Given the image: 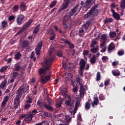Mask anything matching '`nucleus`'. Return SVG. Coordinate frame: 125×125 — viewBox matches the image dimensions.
Segmentation results:
<instances>
[{
	"label": "nucleus",
	"mask_w": 125,
	"mask_h": 125,
	"mask_svg": "<svg viewBox=\"0 0 125 125\" xmlns=\"http://www.w3.org/2000/svg\"><path fill=\"white\" fill-rule=\"evenodd\" d=\"M54 50V48L52 47L49 49V57L48 59L46 60V62L47 64H52L55 60V56L52 54Z\"/></svg>",
	"instance_id": "obj_1"
},
{
	"label": "nucleus",
	"mask_w": 125,
	"mask_h": 125,
	"mask_svg": "<svg viewBox=\"0 0 125 125\" xmlns=\"http://www.w3.org/2000/svg\"><path fill=\"white\" fill-rule=\"evenodd\" d=\"M98 6L95 5L86 15H84L85 18H89L91 16H96L98 14V11H97Z\"/></svg>",
	"instance_id": "obj_2"
},
{
	"label": "nucleus",
	"mask_w": 125,
	"mask_h": 125,
	"mask_svg": "<svg viewBox=\"0 0 125 125\" xmlns=\"http://www.w3.org/2000/svg\"><path fill=\"white\" fill-rule=\"evenodd\" d=\"M85 61L83 59H81L79 63V70L78 71L79 74L81 76V77H83V69H84L85 67Z\"/></svg>",
	"instance_id": "obj_3"
},
{
	"label": "nucleus",
	"mask_w": 125,
	"mask_h": 125,
	"mask_svg": "<svg viewBox=\"0 0 125 125\" xmlns=\"http://www.w3.org/2000/svg\"><path fill=\"white\" fill-rule=\"evenodd\" d=\"M32 23H33V20H29L26 23H25L20 31L17 33V36H18V35H21V33H23V32H24V31H25L27 28H29L30 27V25H31Z\"/></svg>",
	"instance_id": "obj_4"
},
{
	"label": "nucleus",
	"mask_w": 125,
	"mask_h": 125,
	"mask_svg": "<svg viewBox=\"0 0 125 125\" xmlns=\"http://www.w3.org/2000/svg\"><path fill=\"white\" fill-rule=\"evenodd\" d=\"M79 7L78 5L76 6L74 8L70 11V12L68 13L67 15H66L65 18L67 19H69L71 18V16H76L77 15V13H76L78 11V8Z\"/></svg>",
	"instance_id": "obj_5"
},
{
	"label": "nucleus",
	"mask_w": 125,
	"mask_h": 125,
	"mask_svg": "<svg viewBox=\"0 0 125 125\" xmlns=\"http://www.w3.org/2000/svg\"><path fill=\"white\" fill-rule=\"evenodd\" d=\"M45 62L46 66H45L44 68H41L39 70V73L40 76H42V75H44L45 74V72H46L47 70H49L50 69V67H51V65H50V64L51 63H47L46 62V61H45Z\"/></svg>",
	"instance_id": "obj_6"
},
{
	"label": "nucleus",
	"mask_w": 125,
	"mask_h": 125,
	"mask_svg": "<svg viewBox=\"0 0 125 125\" xmlns=\"http://www.w3.org/2000/svg\"><path fill=\"white\" fill-rule=\"evenodd\" d=\"M63 96L65 97V98H67L68 100H66L65 102V104L66 106H68L70 107L71 106H73L74 105V103L71 101L72 100L71 99V97H70L68 94L65 93L63 94Z\"/></svg>",
	"instance_id": "obj_7"
},
{
	"label": "nucleus",
	"mask_w": 125,
	"mask_h": 125,
	"mask_svg": "<svg viewBox=\"0 0 125 125\" xmlns=\"http://www.w3.org/2000/svg\"><path fill=\"white\" fill-rule=\"evenodd\" d=\"M24 89L23 88V86H21L19 88V89L17 90V96H16L15 98H18L19 99H20L21 98V97L23 94H24Z\"/></svg>",
	"instance_id": "obj_8"
},
{
	"label": "nucleus",
	"mask_w": 125,
	"mask_h": 125,
	"mask_svg": "<svg viewBox=\"0 0 125 125\" xmlns=\"http://www.w3.org/2000/svg\"><path fill=\"white\" fill-rule=\"evenodd\" d=\"M25 18V16L22 14L19 15L18 16L17 18V23L18 25H22L24 19Z\"/></svg>",
	"instance_id": "obj_9"
},
{
	"label": "nucleus",
	"mask_w": 125,
	"mask_h": 125,
	"mask_svg": "<svg viewBox=\"0 0 125 125\" xmlns=\"http://www.w3.org/2000/svg\"><path fill=\"white\" fill-rule=\"evenodd\" d=\"M50 80V76L48 75L44 76L43 75L41 76V82L42 83H46L48 82H49Z\"/></svg>",
	"instance_id": "obj_10"
},
{
	"label": "nucleus",
	"mask_w": 125,
	"mask_h": 125,
	"mask_svg": "<svg viewBox=\"0 0 125 125\" xmlns=\"http://www.w3.org/2000/svg\"><path fill=\"white\" fill-rule=\"evenodd\" d=\"M71 121H72L71 116L69 115H66L64 119L63 125H69Z\"/></svg>",
	"instance_id": "obj_11"
},
{
	"label": "nucleus",
	"mask_w": 125,
	"mask_h": 125,
	"mask_svg": "<svg viewBox=\"0 0 125 125\" xmlns=\"http://www.w3.org/2000/svg\"><path fill=\"white\" fill-rule=\"evenodd\" d=\"M30 45V43L29 41L27 40H24L21 43V46L22 48H26V47H29Z\"/></svg>",
	"instance_id": "obj_12"
},
{
	"label": "nucleus",
	"mask_w": 125,
	"mask_h": 125,
	"mask_svg": "<svg viewBox=\"0 0 125 125\" xmlns=\"http://www.w3.org/2000/svg\"><path fill=\"white\" fill-rule=\"evenodd\" d=\"M20 106V99L15 98L14 99V107L15 109H17Z\"/></svg>",
	"instance_id": "obj_13"
},
{
	"label": "nucleus",
	"mask_w": 125,
	"mask_h": 125,
	"mask_svg": "<svg viewBox=\"0 0 125 125\" xmlns=\"http://www.w3.org/2000/svg\"><path fill=\"white\" fill-rule=\"evenodd\" d=\"M33 118L34 117L33 116V115H31L30 114L26 115L25 118L24 119V121L27 123V124H29L31 121L33 119Z\"/></svg>",
	"instance_id": "obj_14"
},
{
	"label": "nucleus",
	"mask_w": 125,
	"mask_h": 125,
	"mask_svg": "<svg viewBox=\"0 0 125 125\" xmlns=\"http://www.w3.org/2000/svg\"><path fill=\"white\" fill-rule=\"evenodd\" d=\"M63 102V98H59L56 103V108H59L61 106L62 103Z\"/></svg>",
	"instance_id": "obj_15"
},
{
	"label": "nucleus",
	"mask_w": 125,
	"mask_h": 125,
	"mask_svg": "<svg viewBox=\"0 0 125 125\" xmlns=\"http://www.w3.org/2000/svg\"><path fill=\"white\" fill-rule=\"evenodd\" d=\"M98 103H99V100H98V98L96 97H94V101L91 103L92 107L94 108L95 106H97V105H98Z\"/></svg>",
	"instance_id": "obj_16"
},
{
	"label": "nucleus",
	"mask_w": 125,
	"mask_h": 125,
	"mask_svg": "<svg viewBox=\"0 0 125 125\" xmlns=\"http://www.w3.org/2000/svg\"><path fill=\"white\" fill-rule=\"evenodd\" d=\"M69 66H67L66 64H63V67L65 70H67L68 71H70L71 69H73L74 68V64L72 63H69Z\"/></svg>",
	"instance_id": "obj_17"
},
{
	"label": "nucleus",
	"mask_w": 125,
	"mask_h": 125,
	"mask_svg": "<svg viewBox=\"0 0 125 125\" xmlns=\"http://www.w3.org/2000/svg\"><path fill=\"white\" fill-rule=\"evenodd\" d=\"M91 7V2L89 0H87L84 4V8L88 10Z\"/></svg>",
	"instance_id": "obj_18"
},
{
	"label": "nucleus",
	"mask_w": 125,
	"mask_h": 125,
	"mask_svg": "<svg viewBox=\"0 0 125 125\" xmlns=\"http://www.w3.org/2000/svg\"><path fill=\"white\" fill-rule=\"evenodd\" d=\"M63 42L66 44H68L69 45L70 48L72 49V48H74V47H75V46L74 45V44L73 43L70 42V41H69L68 40H66L65 39H63Z\"/></svg>",
	"instance_id": "obj_19"
},
{
	"label": "nucleus",
	"mask_w": 125,
	"mask_h": 125,
	"mask_svg": "<svg viewBox=\"0 0 125 125\" xmlns=\"http://www.w3.org/2000/svg\"><path fill=\"white\" fill-rule=\"evenodd\" d=\"M114 49H115V44L112 42L108 46V51L110 53L112 52V51Z\"/></svg>",
	"instance_id": "obj_20"
},
{
	"label": "nucleus",
	"mask_w": 125,
	"mask_h": 125,
	"mask_svg": "<svg viewBox=\"0 0 125 125\" xmlns=\"http://www.w3.org/2000/svg\"><path fill=\"white\" fill-rule=\"evenodd\" d=\"M80 95H84L85 94V90L84 89V87H83V85L81 84L80 89Z\"/></svg>",
	"instance_id": "obj_21"
},
{
	"label": "nucleus",
	"mask_w": 125,
	"mask_h": 125,
	"mask_svg": "<svg viewBox=\"0 0 125 125\" xmlns=\"http://www.w3.org/2000/svg\"><path fill=\"white\" fill-rule=\"evenodd\" d=\"M6 83H7V77H6L4 81L2 82L1 83L0 88H4L5 87V85H6Z\"/></svg>",
	"instance_id": "obj_22"
},
{
	"label": "nucleus",
	"mask_w": 125,
	"mask_h": 125,
	"mask_svg": "<svg viewBox=\"0 0 125 125\" xmlns=\"http://www.w3.org/2000/svg\"><path fill=\"white\" fill-rule=\"evenodd\" d=\"M23 86V92H24V94L29 93V88L30 86H29V85H28L27 84H26L23 86Z\"/></svg>",
	"instance_id": "obj_23"
},
{
	"label": "nucleus",
	"mask_w": 125,
	"mask_h": 125,
	"mask_svg": "<svg viewBox=\"0 0 125 125\" xmlns=\"http://www.w3.org/2000/svg\"><path fill=\"white\" fill-rule=\"evenodd\" d=\"M101 39L103 42H105L108 41V34H104L101 36Z\"/></svg>",
	"instance_id": "obj_24"
},
{
	"label": "nucleus",
	"mask_w": 125,
	"mask_h": 125,
	"mask_svg": "<svg viewBox=\"0 0 125 125\" xmlns=\"http://www.w3.org/2000/svg\"><path fill=\"white\" fill-rule=\"evenodd\" d=\"M41 27V24L37 25L34 28L33 33V34H38L39 31H40V27Z\"/></svg>",
	"instance_id": "obj_25"
},
{
	"label": "nucleus",
	"mask_w": 125,
	"mask_h": 125,
	"mask_svg": "<svg viewBox=\"0 0 125 125\" xmlns=\"http://www.w3.org/2000/svg\"><path fill=\"white\" fill-rule=\"evenodd\" d=\"M15 70L17 71V72H19L20 70H21V65L19 64V63H16L14 65Z\"/></svg>",
	"instance_id": "obj_26"
},
{
	"label": "nucleus",
	"mask_w": 125,
	"mask_h": 125,
	"mask_svg": "<svg viewBox=\"0 0 125 125\" xmlns=\"http://www.w3.org/2000/svg\"><path fill=\"white\" fill-rule=\"evenodd\" d=\"M112 73L113 76H115V77H118L120 76L121 73L120 72V71L116 70H112Z\"/></svg>",
	"instance_id": "obj_27"
},
{
	"label": "nucleus",
	"mask_w": 125,
	"mask_h": 125,
	"mask_svg": "<svg viewBox=\"0 0 125 125\" xmlns=\"http://www.w3.org/2000/svg\"><path fill=\"white\" fill-rule=\"evenodd\" d=\"M98 43V41L95 40V39H93L91 41V43L90 44L91 47H94L96 44Z\"/></svg>",
	"instance_id": "obj_28"
},
{
	"label": "nucleus",
	"mask_w": 125,
	"mask_h": 125,
	"mask_svg": "<svg viewBox=\"0 0 125 125\" xmlns=\"http://www.w3.org/2000/svg\"><path fill=\"white\" fill-rule=\"evenodd\" d=\"M64 4L63 6V9H66L69 5V2H70V0H64Z\"/></svg>",
	"instance_id": "obj_29"
},
{
	"label": "nucleus",
	"mask_w": 125,
	"mask_h": 125,
	"mask_svg": "<svg viewBox=\"0 0 125 125\" xmlns=\"http://www.w3.org/2000/svg\"><path fill=\"white\" fill-rule=\"evenodd\" d=\"M109 35L111 39H114L116 37V36H117V33L114 31H110Z\"/></svg>",
	"instance_id": "obj_30"
},
{
	"label": "nucleus",
	"mask_w": 125,
	"mask_h": 125,
	"mask_svg": "<svg viewBox=\"0 0 125 125\" xmlns=\"http://www.w3.org/2000/svg\"><path fill=\"white\" fill-rule=\"evenodd\" d=\"M91 51L92 53H96V52L99 51V48H98V46L96 47H92V48L91 49Z\"/></svg>",
	"instance_id": "obj_31"
},
{
	"label": "nucleus",
	"mask_w": 125,
	"mask_h": 125,
	"mask_svg": "<svg viewBox=\"0 0 125 125\" xmlns=\"http://www.w3.org/2000/svg\"><path fill=\"white\" fill-rule=\"evenodd\" d=\"M20 7L21 9H22V10H24V11L25 10H26V9H27V7L26 6V3L23 2L21 3Z\"/></svg>",
	"instance_id": "obj_32"
},
{
	"label": "nucleus",
	"mask_w": 125,
	"mask_h": 125,
	"mask_svg": "<svg viewBox=\"0 0 125 125\" xmlns=\"http://www.w3.org/2000/svg\"><path fill=\"white\" fill-rule=\"evenodd\" d=\"M65 77L67 79V80H71L73 78V74L69 73H66L64 75Z\"/></svg>",
	"instance_id": "obj_33"
},
{
	"label": "nucleus",
	"mask_w": 125,
	"mask_h": 125,
	"mask_svg": "<svg viewBox=\"0 0 125 125\" xmlns=\"http://www.w3.org/2000/svg\"><path fill=\"white\" fill-rule=\"evenodd\" d=\"M21 55L20 52H18L15 55V59L16 60H19L20 57H21Z\"/></svg>",
	"instance_id": "obj_34"
},
{
	"label": "nucleus",
	"mask_w": 125,
	"mask_h": 125,
	"mask_svg": "<svg viewBox=\"0 0 125 125\" xmlns=\"http://www.w3.org/2000/svg\"><path fill=\"white\" fill-rule=\"evenodd\" d=\"M102 60L104 63H106V62H108V60H109V58L106 56H104L102 58Z\"/></svg>",
	"instance_id": "obj_35"
},
{
	"label": "nucleus",
	"mask_w": 125,
	"mask_h": 125,
	"mask_svg": "<svg viewBox=\"0 0 125 125\" xmlns=\"http://www.w3.org/2000/svg\"><path fill=\"white\" fill-rule=\"evenodd\" d=\"M83 35H84V30H83V29L82 27L79 29V36L83 37Z\"/></svg>",
	"instance_id": "obj_36"
},
{
	"label": "nucleus",
	"mask_w": 125,
	"mask_h": 125,
	"mask_svg": "<svg viewBox=\"0 0 125 125\" xmlns=\"http://www.w3.org/2000/svg\"><path fill=\"white\" fill-rule=\"evenodd\" d=\"M89 25H90V22L88 21L86 22V24L83 25V27L85 30H87V29H88V27H89Z\"/></svg>",
	"instance_id": "obj_37"
},
{
	"label": "nucleus",
	"mask_w": 125,
	"mask_h": 125,
	"mask_svg": "<svg viewBox=\"0 0 125 125\" xmlns=\"http://www.w3.org/2000/svg\"><path fill=\"white\" fill-rule=\"evenodd\" d=\"M113 16L116 20H120V18H121V17L120 16V14H118L117 13H116L115 14H114L113 15Z\"/></svg>",
	"instance_id": "obj_38"
},
{
	"label": "nucleus",
	"mask_w": 125,
	"mask_h": 125,
	"mask_svg": "<svg viewBox=\"0 0 125 125\" xmlns=\"http://www.w3.org/2000/svg\"><path fill=\"white\" fill-rule=\"evenodd\" d=\"M1 24H2V28H6V27H7L8 25H7V21H3L1 22Z\"/></svg>",
	"instance_id": "obj_39"
},
{
	"label": "nucleus",
	"mask_w": 125,
	"mask_h": 125,
	"mask_svg": "<svg viewBox=\"0 0 125 125\" xmlns=\"http://www.w3.org/2000/svg\"><path fill=\"white\" fill-rule=\"evenodd\" d=\"M41 50H42V48H38L37 47H36V48H35V51L37 55H41Z\"/></svg>",
	"instance_id": "obj_40"
},
{
	"label": "nucleus",
	"mask_w": 125,
	"mask_h": 125,
	"mask_svg": "<svg viewBox=\"0 0 125 125\" xmlns=\"http://www.w3.org/2000/svg\"><path fill=\"white\" fill-rule=\"evenodd\" d=\"M85 109L86 110H89V109H90V104L89 103V102H86L85 104Z\"/></svg>",
	"instance_id": "obj_41"
},
{
	"label": "nucleus",
	"mask_w": 125,
	"mask_h": 125,
	"mask_svg": "<svg viewBox=\"0 0 125 125\" xmlns=\"http://www.w3.org/2000/svg\"><path fill=\"white\" fill-rule=\"evenodd\" d=\"M19 8V6L18 5H15L13 7V12H17Z\"/></svg>",
	"instance_id": "obj_42"
},
{
	"label": "nucleus",
	"mask_w": 125,
	"mask_h": 125,
	"mask_svg": "<svg viewBox=\"0 0 125 125\" xmlns=\"http://www.w3.org/2000/svg\"><path fill=\"white\" fill-rule=\"evenodd\" d=\"M90 62L92 64H94L96 62V59L95 58V55L93 56V57H92L90 59Z\"/></svg>",
	"instance_id": "obj_43"
},
{
	"label": "nucleus",
	"mask_w": 125,
	"mask_h": 125,
	"mask_svg": "<svg viewBox=\"0 0 125 125\" xmlns=\"http://www.w3.org/2000/svg\"><path fill=\"white\" fill-rule=\"evenodd\" d=\"M120 6L123 9H125V0H122L121 1Z\"/></svg>",
	"instance_id": "obj_44"
},
{
	"label": "nucleus",
	"mask_w": 125,
	"mask_h": 125,
	"mask_svg": "<svg viewBox=\"0 0 125 125\" xmlns=\"http://www.w3.org/2000/svg\"><path fill=\"white\" fill-rule=\"evenodd\" d=\"M80 104H81V102H80L79 100L77 101L74 108L76 109V110H78V108L80 107Z\"/></svg>",
	"instance_id": "obj_45"
},
{
	"label": "nucleus",
	"mask_w": 125,
	"mask_h": 125,
	"mask_svg": "<svg viewBox=\"0 0 125 125\" xmlns=\"http://www.w3.org/2000/svg\"><path fill=\"white\" fill-rule=\"evenodd\" d=\"M100 79H101V75H100V72L99 71L97 73L96 81L98 82L100 81Z\"/></svg>",
	"instance_id": "obj_46"
},
{
	"label": "nucleus",
	"mask_w": 125,
	"mask_h": 125,
	"mask_svg": "<svg viewBox=\"0 0 125 125\" xmlns=\"http://www.w3.org/2000/svg\"><path fill=\"white\" fill-rule=\"evenodd\" d=\"M56 3H57V1L54 0L53 1L51 4H50V8H52V7H54V6H55V5H56Z\"/></svg>",
	"instance_id": "obj_47"
},
{
	"label": "nucleus",
	"mask_w": 125,
	"mask_h": 125,
	"mask_svg": "<svg viewBox=\"0 0 125 125\" xmlns=\"http://www.w3.org/2000/svg\"><path fill=\"white\" fill-rule=\"evenodd\" d=\"M7 68H8V66H3L1 67V68L0 69V73H3V72H5L6 70H7Z\"/></svg>",
	"instance_id": "obj_48"
},
{
	"label": "nucleus",
	"mask_w": 125,
	"mask_h": 125,
	"mask_svg": "<svg viewBox=\"0 0 125 125\" xmlns=\"http://www.w3.org/2000/svg\"><path fill=\"white\" fill-rule=\"evenodd\" d=\"M111 22H113V19L112 18L106 19L104 21V24H106V23H109Z\"/></svg>",
	"instance_id": "obj_49"
},
{
	"label": "nucleus",
	"mask_w": 125,
	"mask_h": 125,
	"mask_svg": "<svg viewBox=\"0 0 125 125\" xmlns=\"http://www.w3.org/2000/svg\"><path fill=\"white\" fill-rule=\"evenodd\" d=\"M19 76V73L18 72H14L13 73V79H16V78Z\"/></svg>",
	"instance_id": "obj_50"
},
{
	"label": "nucleus",
	"mask_w": 125,
	"mask_h": 125,
	"mask_svg": "<svg viewBox=\"0 0 125 125\" xmlns=\"http://www.w3.org/2000/svg\"><path fill=\"white\" fill-rule=\"evenodd\" d=\"M47 34H49V35H55L54 34V30L52 29H50L47 31Z\"/></svg>",
	"instance_id": "obj_51"
},
{
	"label": "nucleus",
	"mask_w": 125,
	"mask_h": 125,
	"mask_svg": "<svg viewBox=\"0 0 125 125\" xmlns=\"http://www.w3.org/2000/svg\"><path fill=\"white\" fill-rule=\"evenodd\" d=\"M106 42H102V43L100 44V48H102L103 47H107L106 46Z\"/></svg>",
	"instance_id": "obj_52"
},
{
	"label": "nucleus",
	"mask_w": 125,
	"mask_h": 125,
	"mask_svg": "<svg viewBox=\"0 0 125 125\" xmlns=\"http://www.w3.org/2000/svg\"><path fill=\"white\" fill-rule=\"evenodd\" d=\"M77 110L78 109H76V108H74L72 111H70V114H71V115H73V118H75V114L77 113Z\"/></svg>",
	"instance_id": "obj_53"
},
{
	"label": "nucleus",
	"mask_w": 125,
	"mask_h": 125,
	"mask_svg": "<svg viewBox=\"0 0 125 125\" xmlns=\"http://www.w3.org/2000/svg\"><path fill=\"white\" fill-rule=\"evenodd\" d=\"M42 45H43V44H42V41H41L38 44L36 47L42 49Z\"/></svg>",
	"instance_id": "obj_54"
},
{
	"label": "nucleus",
	"mask_w": 125,
	"mask_h": 125,
	"mask_svg": "<svg viewBox=\"0 0 125 125\" xmlns=\"http://www.w3.org/2000/svg\"><path fill=\"white\" fill-rule=\"evenodd\" d=\"M57 55L59 56V57H62V56H63V52L61 50L58 51L57 53Z\"/></svg>",
	"instance_id": "obj_55"
},
{
	"label": "nucleus",
	"mask_w": 125,
	"mask_h": 125,
	"mask_svg": "<svg viewBox=\"0 0 125 125\" xmlns=\"http://www.w3.org/2000/svg\"><path fill=\"white\" fill-rule=\"evenodd\" d=\"M45 107L46 108V109H47L48 110H49V111H53V108H52V107L47 104L45 105Z\"/></svg>",
	"instance_id": "obj_56"
},
{
	"label": "nucleus",
	"mask_w": 125,
	"mask_h": 125,
	"mask_svg": "<svg viewBox=\"0 0 125 125\" xmlns=\"http://www.w3.org/2000/svg\"><path fill=\"white\" fill-rule=\"evenodd\" d=\"M37 104L40 107H42V101L41 100L39 99L37 101Z\"/></svg>",
	"instance_id": "obj_57"
},
{
	"label": "nucleus",
	"mask_w": 125,
	"mask_h": 125,
	"mask_svg": "<svg viewBox=\"0 0 125 125\" xmlns=\"http://www.w3.org/2000/svg\"><path fill=\"white\" fill-rule=\"evenodd\" d=\"M47 101L48 103V105H51V104L52 103V100L51 99V98L48 97L47 98Z\"/></svg>",
	"instance_id": "obj_58"
},
{
	"label": "nucleus",
	"mask_w": 125,
	"mask_h": 125,
	"mask_svg": "<svg viewBox=\"0 0 125 125\" xmlns=\"http://www.w3.org/2000/svg\"><path fill=\"white\" fill-rule=\"evenodd\" d=\"M38 113H39V112L37 111V109H34L30 114L31 115V116H33V117H34V115H36V114H38Z\"/></svg>",
	"instance_id": "obj_59"
},
{
	"label": "nucleus",
	"mask_w": 125,
	"mask_h": 125,
	"mask_svg": "<svg viewBox=\"0 0 125 125\" xmlns=\"http://www.w3.org/2000/svg\"><path fill=\"white\" fill-rule=\"evenodd\" d=\"M110 81H111V80L110 79H108L104 82V85L105 86H108V84L110 83Z\"/></svg>",
	"instance_id": "obj_60"
},
{
	"label": "nucleus",
	"mask_w": 125,
	"mask_h": 125,
	"mask_svg": "<svg viewBox=\"0 0 125 125\" xmlns=\"http://www.w3.org/2000/svg\"><path fill=\"white\" fill-rule=\"evenodd\" d=\"M118 54L119 56H122V55L125 54V52L123 50L119 51L118 52Z\"/></svg>",
	"instance_id": "obj_61"
},
{
	"label": "nucleus",
	"mask_w": 125,
	"mask_h": 125,
	"mask_svg": "<svg viewBox=\"0 0 125 125\" xmlns=\"http://www.w3.org/2000/svg\"><path fill=\"white\" fill-rule=\"evenodd\" d=\"M33 102V101L32 100V98L28 97V100L26 101V103L28 104H31Z\"/></svg>",
	"instance_id": "obj_62"
},
{
	"label": "nucleus",
	"mask_w": 125,
	"mask_h": 125,
	"mask_svg": "<svg viewBox=\"0 0 125 125\" xmlns=\"http://www.w3.org/2000/svg\"><path fill=\"white\" fill-rule=\"evenodd\" d=\"M9 99V97H8V96H4L3 102L6 103V102H7V101H8Z\"/></svg>",
	"instance_id": "obj_63"
},
{
	"label": "nucleus",
	"mask_w": 125,
	"mask_h": 125,
	"mask_svg": "<svg viewBox=\"0 0 125 125\" xmlns=\"http://www.w3.org/2000/svg\"><path fill=\"white\" fill-rule=\"evenodd\" d=\"M14 19H15V17L14 15L10 16L8 18L9 21H12V20H14Z\"/></svg>",
	"instance_id": "obj_64"
}]
</instances>
